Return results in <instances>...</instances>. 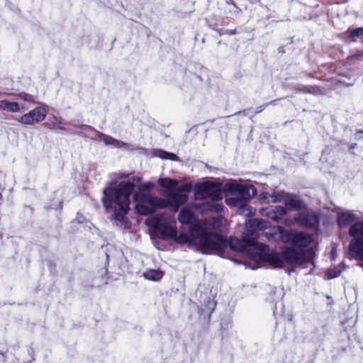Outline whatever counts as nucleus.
<instances>
[{
	"label": "nucleus",
	"mask_w": 363,
	"mask_h": 363,
	"mask_svg": "<svg viewBox=\"0 0 363 363\" xmlns=\"http://www.w3.org/2000/svg\"><path fill=\"white\" fill-rule=\"evenodd\" d=\"M141 178L135 177L133 181L121 182L116 187H113L112 183L103 190V198L101 199L104 206L108 213H111L112 218L114 219L121 226L127 228L126 214L129 211L130 203V196L132 194L135 184L139 182Z\"/></svg>",
	"instance_id": "obj_1"
},
{
	"label": "nucleus",
	"mask_w": 363,
	"mask_h": 363,
	"mask_svg": "<svg viewBox=\"0 0 363 363\" xmlns=\"http://www.w3.org/2000/svg\"><path fill=\"white\" fill-rule=\"evenodd\" d=\"M163 195L167 199L156 197L149 193L135 192L133 195L135 211L140 215L148 216L154 213L157 209L170 207L173 211L177 212L179 205L185 201V196L182 195Z\"/></svg>",
	"instance_id": "obj_2"
},
{
	"label": "nucleus",
	"mask_w": 363,
	"mask_h": 363,
	"mask_svg": "<svg viewBox=\"0 0 363 363\" xmlns=\"http://www.w3.org/2000/svg\"><path fill=\"white\" fill-rule=\"evenodd\" d=\"M194 198L196 200H204L210 199L211 202H204L194 208L200 211H211L220 213L223 210V206L215 203L223 199L221 184L213 181L196 184L194 186Z\"/></svg>",
	"instance_id": "obj_3"
},
{
	"label": "nucleus",
	"mask_w": 363,
	"mask_h": 363,
	"mask_svg": "<svg viewBox=\"0 0 363 363\" xmlns=\"http://www.w3.org/2000/svg\"><path fill=\"white\" fill-rule=\"evenodd\" d=\"M357 216L350 211H345L337 216L340 226L351 225L349 235L352 238L349 245V252L354 257H363V221H357Z\"/></svg>",
	"instance_id": "obj_4"
},
{
	"label": "nucleus",
	"mask_w": 363,
	"mask_h": 363,
	"mask_svg": "<svg viewBox=\"0 0 363 363\" xmlns=\"http://www.w3.org/2000/svg\"><path fill=\"white\" fill-rule=\"evenodd\" d=\"M268 231L262 233L269 241H274L276 236L284 243H291L295 245H308L313 242V238L309 233L284 230L281 226H273Z\"/></svg>",
	"instance_id": "obj_5"
},
{
	"label": "nucleus",
	"mask_w": 363,
	"mask_h": 363,
	"mask_svg": "<svg viewBox=\"0 0 363 363\" xmlns=\"http://www.w3.org/2000/svg\"><path fill=\"white\" fill-rule=\"evenodd\" d=\"M293 245V247H286L282 250L284 264L286 263L296 268L309 262L313 263L314 252L312 248H307L309 245Z\"/></svg>",
	"instance_id": "obj_6"
},
{
	"label": "nucleus",
	"mask_w": 363,
	"mask_h": 363,
	"mask_svg": "<svg viewBox=\"0 0 363 363\" xmlns=\"http://www.w3.org/2000/svg\"><path fill=\"white\" fill-rule=\"evenodd\" d=\"M198 248L203 253L213 254L223 252L227 246L225 239L218 234L203 232L201 229L197 233Z\"/></svg>",
	"instance_id": "obj_7"
},
{
	"label": "nucleus",
	"mask_w": 363,
	"mask_h": 363,
	"mask_svg": "<svg viewBox=\"0 0 363 363\" xmlns=\"http://www.w3.org/2000/svg\"><path fill=\"white\" fill-rule=\"evenodd\" d=\"M250 259L258 263H267L272 268H284V260L282 252H269V247L264 244L258 245L255 252H250Z\"/></svg>",
	"instance_id": "obj_8"
},
{
	"label": "nucleus",
	"mask_w": 363,
	"mask_h": 363,
	"mask_svg": "<svg viewBox=\"0 0 363 363\" xmlns=\"http://www.w3.org/2000/svg\"><path fill=\"white\" fill-rule=\"evenodd\" d=\"M169 217L167 213L157 215L146 220V224L155 228L163 240H173L175 238L177 228L169 223Z\"/></svg>",
	"instance_id": "obj_9"
},
{
	"label": "nucleus",
	"mask_w": 363,
	"mask_h": 363,
	"mask_svg": "<svg viewBox=\"0 0 363 363\" xmlns=\"http://www.w3.org/2000/svg\"><path fill=\"white\" fill-rule=\"evenodd\" d=\"M319 222V213L308 209L306 206V208L298 211V213L294 216L293 219H285L284 220V225L287 226H291L294 223H297L305 228L315 227L318 225Z\"/></svg>",
	"instance_id": "obj_10"
},
{
	"label": "nucleus",
	"mask_w": 363,
	"mask_h": 363,
	"mask_svg": "<svg viewBox=\"0 0 363 363\" xmlns=\"http://www.w3.org/2000/svg\"><path fill=\"white\" fill-rule=\"evenodd\" d=\"M270 227V223L267 220L254 218L249 220L246 223V228L245 231L250 236V239H248V242L250 244H255L256 247L258 245H262L257 242L259 237L258 231L267 230Z\"/></svg>",
	"instance_id": "obj_11"
},
{
	"label": "nucleus",
	"mask_w": 363,
	"mask_h": 363,
	"mask_svg": "<svg viewBox=\"0 0 363 363\" xmlns=\"http://www.w3.org/2000/svg\"><path fill=\"white\" fill-rule=\"evenodd\" d=\"M47 110L43 106H38L27 113L23 114L18 121L23 125H33L45 119Z\"/></svg>",
	"instance_id": "obj_12"
},
{
	"label": "nucleus",
	"mask_w": 363,
	"mask_h": 363,
	"mask_svg": "<svg viewBox=\"0 0 363 363\" xmlns=\"http://www.w3.org/2000/svg\"><path fill=\"white\" fill-rule=\"evenodd\" d=\"M82 128H84V130H91L92 131L96 132L98 139L102 140L104 142V144L106 146L109 145L115 148H123L131 146V144L130 143H124L121 140L115 139L110 135H107L102 133H100L89 125H82Z\"/></svg>",
	"instance_id": "obj_13"
},
{
	"label": "nucleus",
	"mask_w": 363,
	"mask_h": 363,
	"mask_svg": "<svg viewBox=\"0 0 363 363\" xmlns=\"http://www.w3.org/2000/svg\"><path fill=\"white\" fill-rule=\"evenodd\" d=\"M248 239H250V236L244 231L242 240L230 238L228 244L231 249L240 252L245 250L247 247H250V248L248 250V253L250 257V252H255L256 251V245L250 244L247 240Z\"/></svg>",
	"instance_id": "obj_14"
},
{
	"label": "nucleus",
	"mask_w": 363,
	"mask_h": 363,
	"mask_svg": "<svg viewBox=\"0 0 363 363\" xmlns=\"http://www.w3.org/2000/svg\"><path fill=\"white\" fill-rule=\"evenodd\" d=\"M199 230L195 229V226L190 227V234L186 233H178L177 231L175 238L173 240L182 245H187L189 246H196L197 244V233Z\"/></svg>",
	"instance_id": "obj_15"
},
{
	"label": "nucleus",
	"mask_w": 363,
	"mask_h": 363,
	"mask_svg": "<svg viewBox=\"0 0 363 363\" xmlns=\"http://www.w3.org/2000/svg\"><path fill=\"white\" fill-rule=\"evenodd\" d=\"M262 216H267L274 221H278L286 215V210L284 206H275L262 208L259 210Z\"/></svg>",
	"instance_id": "obj_16"
},
{
	"label": "nucleus",
	"mask_w": 363,
	"mask_h": 363,
	"mask_svg": "<svg viewBox=\"0 0 363 363\" xmlns=\"http://www.w3.org/2000/svg\"><path fill=\"white\" fill-rule=\"evenodd\" d=\"M284 205L285 206L284 207L286 208V211L290 210L297 211L305 209L306 206L298 196L289 194H286L284 199Z\"/></svg>",
	"instance_id": "obj_17"
},
{
	"label": "nucleus",
	"mask_w": 363,
	"mask_h": 363,
	"mask_svg": "<svg viewBox=\"0 0 363 363\" xmlns=\"http://www.w3.org/2000/svg\"><path fill=\"white\" fill-rule=\"evenodd\" d=\"M178 220L182 224L190 225L191 226H195L196 230L201 229L199 221L196 219L195 214L190 210L182 208L179 215Z\"/></svg>",
	"instance_id": "obj_18"
},
{
	"label": "nucleus",
	"mask_w": 363,
	"mask_h": 363,
	"mask_svg": "<svg viewBox=\"0 0 363 363\" xmlns=\"http://www.w3.org/2000/svg\"><path fill=\"white\" fill-rule=\"evenodd\" d=\"M286 194L287 193L281 191H274L272 194L263 193L262 199H264L268 203L284 202Z\"/></svg>",
	"instance_id": "obj_19"
},
{
	"label": "nucleus",
	"mask_w": 363,
	"mask_h": 363,
	"mask_svg": "<svg viewBox=\"0 0 363 363\" xmlns=\"http://www.w3.org/2000/svg\"><path fill=\"white\" fill-rule=\"evenodd\" d=\"M192 189V184L191 183H186L183 184L182 186L178 187L175 191H171L169 192H164L163 194H172L174 195H182L185 196V201L182 203H181L178 206V210L179 209L180 206L184 203H186L188 201V196L185 194H183V192H189Z\"/></svg>",
	"instance_id": "obj_20"
},
{
	"label": "nucleus",
	"mask_w": 363,
	"mask_h": 363,
	"mask_svg": "<svg viewBox=\"0 0 363 363\" xmlns=\"http://www.w3.org/2000/svg\"><path fill=\"white\" fill-rule=\"evenodd\" d=\"M226 203L230 206L238 207L239 208H249L248 201L239 196L227 199Z\"/></svg>",
	"instance_id": "obj_21"
},
{
	"label": "nucleus",
	"mask_w": 363,
	"mask_h": 363,
	"mask_svg": "<svg viewBox=\"0 0 363 363\" xmlns=\"http://www.w3.org/2000/svg\"><path fill=\"white\" fill-rule=\"evenodd\" d=\"M23 107H21L16 102H11L6 100L0 101V109L3 111H9L12 113L20 111Z\"/></svg>",
	"instance_id": "obj_22"
},
{
	"label": "nucleus",
	"mask_w": 363,
	"mask_h": 363,
	"mask_svg": "<svg viewBox=\"0 0 363 363\" xmlns=\"http://www.w3.org/2000/svg\"><path fill=\"white\" fill-rule=\"evenodd\" d=\"M158 184L161 186L166 188L167 189L164 192H169L171 191H175L174 189L178 185L179 182L177 179H173L170 178H160L158 179Z\"/></svg>",
	"instance_id": "obj_23"
},
{
	"label": "nucleus",
	"mask_w": 363,
	"mask_h": 363,
	"mask_svg": "<svg viewBox=\"0 0 363 363\" xmlns=\"http://www.w3.org/2000/svg\"><path fill=\"white\" fill-rule=\"evenodd\" d=\"M163 275L164 274L162 271L152 269L146 270L143 274L145 279L153 281H159L162 278Z\"/></svg>",
	"instance_id": "obj_24"
},
{
	"label": "nucleus",
	"mask_w": 363,
	"mask_h": 363,
	"mask_svg": "<svg viewBox=\"0 0 363 363\" xmlns=\"http://www.w3.org/2000/svg\"><path fill=\"white\" fill-rule=\"evenodd\" d=\"M256 194V189L252 185H243V189L240 191L239 196L245 198L247 201Z\"/></svg>",
	"instance_id": "obj_25"
},
{
	"label": "nucleus",
	"mask_w": 363,
	"mask_h": 363,
	"mask_svg": "<svg viewBox=\"0 0 363 363\" xmlns=\"http://www.w3.org/2000/svg\"><path fill=\"white\" fill-rule=\"evenodd\" d=\"M226 190L235 196H239L240 191L243 189V185L236 182H230L225 184Z\"/></svg>",
	"instance_id": "obj_26"
},
{
	"label": "nucleus",
	"mask_w": 363,
	"mask_h": 363,
	"mask_svg": "<svg viewBox=\"0 0 363 363\" xmlns=\"http://www.w3.org/2000/svg\"><path fill=\"white\" fill-rule=\"evenodd\" d=\"M155 155L164 160H169L172 161L177 160V156L175 154L168 152L162 150H157Z\"/></svg>",
	"instance_id": "obj_27"
},
{
	"label": "nucleus",
	"mask_w": 363,
	"mask_h": 363,
	"mask_svg": "<svg viewBox=\"0 0 363 363\" xmlns=\"http://www.w3.org/2000/svg\"><path fill=\"white\" fill-rule=\"evenodd\" d=\"M49 123L53 126L62 129L60 125H68V123L63 121L61 118H58L55 116H50L48 119Z\"/></svg>",
	"instance_id": "obj_28"
},
{
	"label": "nucleus",
	"mask_w": 363,
	"mask_h": 363,
	"mask_svg": "<svg viewBox=\"0 0 363 363\" xmlns=\"http://www.w3.org/2000/svg\"><path fill=\"white\" fill-rule=\"evenodd\" d=\"M18 97L25 101H28V102H30V103H35V98L33 95H30L28 93H25V92H21L18 94Z\"/></svg>",
	"instance_id": "obj_29"
},
{
	"label": "nucleus",
	"mask_w": 363,
	"mask_h": 363,
	"mask_svg": "<svg viewBox=\"0 0 363 363\" xmlns=\"http://www.w3.org/2000/svg\"><path fill=\"white\" fill-rule=\"evenodd\" d=\"M155 187V184L151 182H144V183H142L141 184H140L139 186V190L140 191H150L152 189H154Z\"/></svg>",
	"instance_id": "obj_30"
},
{
	"label": "nucleus",
	"mask_w": 363,
	"mask_h": 363,
	"mask_svg": "<svg viewBox=\"0 0 363 363\" xmlns=\"http://www.w3.org/2000/svg\"><path fill=\"white\" fill-rule=\"evenodd\" d=\"M363 35V28L353 29L350 32V37L355 38Z\"/></svg>",
	"instance_id": "obj_31"
},
{
	"label": "nucleus",
	"mask_w": 363,
	"mask_h": 363,
	"mask_svg": "<svg viewBox=\"0 0 363 363\" xmlns=\"http://www.w3.org/2000/svg\"><path fill=\"white\" fill-rule=\"evenodd\" d=\"M326 276L328 279H330L337 277L338 274L335 270L331 269L326 273Z\"/></svg>",
	"instance_id": "obj_32"
},
{
	"label": "nucleus",
	"mask_w": 363,
	"mask_h": 363,
	"mask_svg": "<svg viewBox=\"0 0 363 363\" xmlns=\"http://www.w3.org/2000/svg\"><path fill=\"white\" fill-rule=\"evenodd\" d=\"M264 107H265V106H262L258 107L257 110L256 111V113L261 112L264 108Z\"/></svg>",
	"instance_id": "obj_33"
},
{
	"label": "nucleus",
	"mask_w": 363,
	"mask_h": 363,
	"mask_svg": "<svg viewBox=\"0 0 363 363\" xmlns=\"http://www.w3.org/2000/svg\"><path fill=\"white\" fill-rule=\"evenodd\" d=\"M355 146H356V144H353V145H352L350 146V149H353V148H354V147H355Z\"/></svg>",
	"instance_id": "obj_34"
},
{
	"label": "nucleus",
	"mask_w": 363,
	"mask_h": 363,
	"mask_svg": "<svg viewBox=\"0 0 363 363\" xmlns=\"http://www.w3.org/2000/svg\"><path fill=\"white\" fill-rule=\"evenodd\" d=\"M227 4H232V5H233L236 8L235 5L234 4H233L232 2H230V1H228Z\"/></svg>",
	"instance_id": "obj_35"
},
{
	"label": "nucleus",
	"mask_w": 363,
	"mask_h": 363,
	"mask_svg": "<svg viewBox=\"0 0 363 363\" xmlns=\"http://www.w3.org/2000/svg\"><path fill=\"white\" fill-rule=\"evenodd\" d=\"M126 176H127V175H125V174H121V177H126Z\"/></svg>",
	"instance_id": "obj_36"
},
{
	"label": "nucleus",
	"mask_w": 363,
	"mask_h": 363,
	"mask_svg": "<svg viewBox=\"0 0 363 363\" xmlns=\"http://www.w3.org/2000/svg\"><path fill=\"white\" fill-rule=\"evenodd\" d=\"M132 145L130 147H128L127 148H130V150H133V147H131Z\"/></svg>",
	"instance_id": "obj_37"
},
{
	"label": "nucleus",
	"mask_w": 363,
	"mask_h": 363,
	"mask_svg": "<svg viewBox=\"0 0 363 363\" xmlns=\"http://www.w3.org/2000/svg\"><path fill=\"white\" fill-rule=\"evenodd\" d=\"M52 208H57V206H52Z\"/></svg>",
	"instance_id": "obj_38"
}]
</instances>
